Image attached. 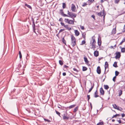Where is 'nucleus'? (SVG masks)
Instances as JSON below:
<instances>
[{
  "label": "nucleus",
  "mask_w": 125,
  "mask_h": 125,
  "mask_svg": "<svg viewBox=\"0 0 125 125\" xmlns=\"http://www.w3.org/2000/svg\"><path fill=\"white\" fill-rule=\"evenodd\" d=\"M88 1L91 3H92L94 1V0H88Z\"/></svg>",
  "instance_id": "nucleus-54"
},
{
  "label": "nucleus",
  "mask_w": 125,
  "mask_h": 125,
  "mask_svg": "<svg viewBox=\"0 0 125 125\" xmlns=\"http://www.w3.org/2000/svg\"><path fill=\"white\" fill-rule=\"evenodd\" d=\"M63 67L65 68H68V66L66 65H64Z\"/></svg>",
  "instance_id": "nucleus-53"
},
{
  "label": "nucleus",
  "mask_w": 125,
  "mask_h": 125,
  "mask_svg": "<svg viewBox=\"0 0 125 125\" xmlns=\"http://www.w3.org/2000/svg\"><path fill=\"white\" fill-rule=\"evenodd\" d=\"M123 43V42L122 41H121L120 43V44H119V45H121Z\"/></svg>",
  "instance_id": "nucleus-60"
},
{
  "label": "nucleus",
  "mask_w": 125,
  "mask_h": 125,
  "mask_svg": "<svg viewBox=\"0 0 125 125\" xmlns=\"http://www.w3.org/2000/svg\"><path fill=\"white\" fill-rule=\"evenodd\" d=\"M100 93L101 95H104V91L102 87H101L100 89Z\"/></svg>",
  "instance_id": "nucleus-10"
},
{
  "label": "nucleus",
  "mask_w": 125,
  "mask_h": 125,
  "mask_svg": "<svg viewBox=\"0 0 125 125\" xmlns=\"http://www.w3.org/2000/svg\"><path fill=\"white\" fill-rule=\"evenodd\" d=\"M78 106H77V107H76L74 109H78Z\"/></svg>",
  "instance_id": "nucleus-58"
},
{
  "label": "nucleus",
  "mask_w": 125,
  "mask_h": 125,
  "mask_svg": "<svg viewBox=\"0 0 125 125\" xmlns=\"http://www.w3.org/2000/svg\"><path fill=\"white\" fill-rule=\"evenodd\" d=\"M105 71L104 73H105L106 70V69L108 67V62H106L105 63Z\"/></svg>",
  "instance_id": "nucleus-11"
},
{
  "label": "nucleus",
  "mask_w": 125,
  "mask_h": 125,
  "mask_svg": "<svg viewBox=\"0 0 125 125\" xmlns=\"http://www.w3.org/2000/svg\"><path fill=\"white\" fill-rule=\"evenodd\" d=\"M116 30L115 28L113 29L112 31L111 34H115L116 33Z\"/></svg>",
  "instance_id": "nucleus-20"
},
{
  "label": "nucleus",
  "mask_w": 125,
  "mask_h": 125,
  "mask_svg": "<svg viewBox=\"0 0 125 125\" xmlns=\"http://www.w3.org/2000/svg\"><path fill=\"white\" fill-rule=\"evenodd\" d=\"M117 62H115L113 65V66L115 68L118 67V66L117 65Z\"/></svg>",
  "instance_id": "nucleus-21"
},
{
  "label": "nucleus",
  "mask_w": 125,
  "mask_h": 125,
  "mask_svg": "<svg viewBox=\"0 0 125 125\" xmlns=\"http://www.w3.org/2000/svg\"><path fill=\"white\" fill-rule=\"evenodd\" d=\"M62 18H61L59 20V21H62Z\"/></svg>",
  "instance_id": "nucleus-55"
},
{
  "label": "nucleus",
  "mask_w": 125,
  "mask_h": 125,
  "mask_svg": "<svg viewBox=\"0 0 125 125\" xmlns=\"http://www.w3.org/2000/svg\"><path fill=\"white\" fill-rule=\"evenodd\" d=\"M123 42H125V38H124L122 41Z\"/></svg>",
  "instance_id": "nucleus-59"
},
{
  "label": "nucleus",
  "mask_w": 125,
  "mask_h": 125,
  "mask_svg": "<svg viewBox=\"0 0 125 125\" xmlns=\"http://www.w3.org/2000/svg\"><path fill=\"white\" fill-rule=\"evenodd\" d=\"M98 110H93V115H96L98 113Z\"/></svg>",
  "instance_id": "nucleus-16"
},
{
  "label": "nucleus",
  "mask_w": 125,
  "mask_h": 125,
  "mask_svg": "<svg viewBox=\"0 0 125 125\" xmlns=\"http://www.w3.org/2000/svg\"><path fill=\"white\" fill-rule=\"evenodd\" d=\"M113 106L115 109H119L118 107L115 104H113Z\"/></svg>",
  "instance_id": "nucleus-22"
},
{
  "label": "nucleus",
  "mask_w": 125,
  "mask_h": 125,
  "mask_svg": "<svg viewBox=\"0 0 125 125\" xmlns=\"http://www.w3.org/2000/svg\"><path fill=\"white\" fill-rule=\"evenodd\" d=\"M104 124V123L103 121L100 122L98 123L97 124V125H102Z\"/></svg>",
  "instance_id": "nucleus-31"
},
{
  "label": "nucleus",
  "mask_w": 125,
  "mask_h": 125,
  "mask_svg": "<svg viewBox=\"0 0 125 125\" xmlns=\"http://www.w3.org/2000/svg\"><path fill=\"white\" fill-rule=\"evenodd\" d=\"M67 12V14L68 15H67V16H66V17H70L72 18H74L76 17L77 16L76 14L70 12L69 10H68Z\"/></svg>",
  "instance_id": "nucleus-1"
},
{
  "label": "nucleus",
  "mask_w": 125,
  "mask_h": 125,
  "mask_svg": "<svg viewBox=\"0 0 125 125\" xmlns=\"http://www.w3.org/2000/svg\"><path fill=\"white\" fill-rule=\"evenodd\" d=\"M73 70L74 71H76L77 72H78V71L75 68H73Z\"/></svg>",
  "instance_id": "nucleus-47"
},
{
  "label": "nucleus",
  "mask_w": 125,
  "mask_h": 125,
  "mask_svg": "<svg viewBox=\"0 0 125 125\" xmlns=\"http://www.w3.org/2000/svg\"><path fill=\"white\" fill-rule=\"evenodd\" d=\"M32 27L33 30L34 31L35 30V23H33V24L32 25Z\"/></svg>",
  "instance_id": "nucleus-35"
},
{
  "label": "nucleus",
  "mask_w": 125,
  "mask_h": 125,
  "mask_svg": "<svg viewBox=\"0 0 125 125\" xmlns=\"http://www.w3.org/2000/svg\"><path fill=\"white\" fill-rule=\"evenodd\" d=\"M59 64L61 65H62L63 64V62L61 60H60L59 61Z\"/></svg>",
  "instance_id": "nucleus-34"
},
{
  "label": "nucleus",
  "mask_w": 125,
  "mask_h": 125,
  "mask_svg": "<svg viewBox=\"0 0 125 125\" xmlns=\"http://www.w3.org/2000/svg\"><path fill=\"white\" fill-rule=\"evenodd\" d=\"M76 105H72L69 106V109H71L74 107Z\"/></svg>",
  "instance_id": "nucleus-32"
},
{
  "label": "nucleus",
  "mask_w": 125,
  "mask_h": 125,
  "mask_svg": "<svg viewBox=\"0 0 125 125\" xmlns=\"http://www.w3.org/2000/svg\"><path fill=\"white\" fill-rule=\"evenodd\" d=\"M71 44L73 47L76 44V39L74 37L73 35L71 36Z\"/></svg>",
  "instance_id": "nucleus-3"
},
{
  "label": "nucleus",
  "mask_w": 125,
  "mask_h": 125,
  "mask_svg": "<svg viewBox=\"0 0 125 125\" xmlns=\"http://www.w3.org/2000/svg\"><path fill=\"white\" fill-rule=\"evenodd\" d=\"M69 116L67 115L66 112H64L63 115V119L64 120H67L69 118Z\"/></svg>",
  "instance_id": "nucleus-5"
},
{
  "label": "nucleus",
  "mask_w": 125,
  "mask_h": 125,
  "mask_svg": "<svg viewBox=\"0 0 125 125\" xmlns=\"http://www.w3.org/2000/svg\"><path fill=\"white\" fill-rule=\"evenodd\" d=\"M74 32L76 36H77L79 34V32L77 30H75L74 31Z\"/></svg>",
  "instance_id": "nucleus-19"
},
{
  "label": "nucleus",
  "mask_w": 125,
  "mask_h": 125,
  "mask_svg": "<svg viewBox=\"0 0 125 125\" xmlns=\"http://www.w3.org/2000/svg\"><path fill=\"white\" fill-rule=\"evenodd\" d=\"M19 55H21V54L20 51H19Z\"/></svg>",
  "instance_id": "nucleus-61"
},
{
  "label": "nucleus",
  "mask_w": 125,
  "mask_h": 125,
  "mask_svg": "<svg viewBox=\"0 0 125 125\" xmlns=\"http://www.w3.org/2000/svg\"><path fill=\"white\" fill-rule=\"evenodd\" d=\"M71 6V10L73 12H75L76 11V8L75 5L73 4H72Z\"/></svg>",
  "instance_id": "nucleus-8"
},
{
  "label": "nucleus",
  "mask_w": 125,
  "mask_h": 125,
  "mask_svg": "<svg viewBox=\"0 0 125 125\" xmlns=\"http://www.w3.org/2000/svg\"><path fill=\"white\" fill-rule=\"evenodd\" d=\"M77 110H74L73 112L74 113L75 112L77 111Z\"/></svg>",
  "instance_id": "nucleus-63"
},
{
  "label": "nucleus",
  "mask_w": 125,
  "mask_h": 125,
  "mask_svg": "<svg viewBox=\"0 0 125 125\" xmlns=\"http://www.w3.org/2000/svg\"><path fill=\"white\" fill-rule=\"evenodd\" d=\"M74 19L73 18V20H69L68 19H64L65 22L69 24L74 25Z\"/></svg>",
  "instance_id": "nucleus-2"
},
{
  "label": "nucleus",
  "mask_w": 125,
  "mask_h": 125,
  "mask_svg": "<svg viewBox=\"0 0 125 125\" xmlns=\"http://www.w3.org/2000/svg\"><path fill=\"white\" fill-rule=\"evenodd\" d=\"M106 0H100V2L101 3H102L104 1Z\"/></svg>",
  "instance_id": "nucleus-51"
},
{
  "label": "nucleus",
  "mask_w": 125,
  "mask_h": 125,
  "mask_svg": "<svg viewBox=\"0 0 125 125\" xmlns=\"http://www.w3.org/2000/svg\"><path fill=\"white\" fill-rule=\"evenodd\" d=\"M94 55L96 57L98 56L99 55V52L97 51H95L94 53Z\"/></svg>",
  "instance_id": "nucleus-15"
},
{
  "label": "nucleus",
  "mask_w": 125,
  "mask_h": 125,
  "mask_svg": "<svg viewBox=\"0 0 125 125\" xmlns=\"http://www.w3.org/2000/svg\"><path fill=\"white\" fill-rule=\"evenodd\" d=\"M98 93L97 92V90H96V91L94 93V97L95 98H96L99 96L98 95Z\"/></svg>",
  "instance_id": "nucleus-17"
},
{
  "label": "nucleus",
  "mask_w": 125,
  "mask_h": 125,
  "mask_svg": "<svg viewBox=\"0 0 125 125\" xmlns=\"http://www.w3.org/2000/svg\"><path fill=\"white\" fill-rule=\"evenodd\" d=\"M120 116V114H116L114 115L112 117V118L114 117H116L117 116Z\"/></svg>",
  "instance_id": "nucleus-25"
},
{
  "label": "nucleus",
  "mask_w": 125,
  "mask_h": 125,
  "mask_svg": "<svg viewBox=\"0 0 125 125\" xmlns=\"http://www.w3.org/2000/svg\"><path fill=\"white\" fill-rule=\"evenodd\" d=\"M115 54H116V55L115 57V58L116 59H119L120 58L121 55L120 52H116L115 53Z\"/></svg>",
  "instance_id": "nucleus-7"
},
{
  "label": "nucleus",
  "mask_w": 125,
  "mask_h": 125,
  "mask_svg": "<svg viewBox=\"0 0 125 125\" xmlns=\"http://www.w3.org/2000/svg\"><path fill=\"white\" fill-rule=\"evenodd\" d=\"M85 34L84 33H83L82 34V37L85 40Z\"/></svg>",
  "instance_id": "nucleus-36"
},
{
  "label": "nucleus",
  "mask_w": 125,
  "mask_h": 125,
  "mask_svg": "<svg viewBox=\"0 0 125 125\" xmlns=\"http://www.w3.org/2000/svg\"><path fill=\"white\" fill-rule=\"evenodd\" d=\"M104 10L103 12L102 11H101L100 12H99L97 13V15L100 16H102L103 15H104Z\"/></svg>",
  "instance_id": "nucleus-13"
},
{
  "label": "nucleus",
  "mask_w": 125,
  "mask_h": 125,
  "mask_svg": "<svg viewBox=\"0 0 125 125\" xmlns=\"http://www.w3.org/2000/svg\"><path fill=\"white\" fill-rule=\"evenodd\" d=\"M62 41L63 43L65 44L66 41L63 37L62 38Z\"/></svg>",
  "instance_id": "nucleus-40"
},
{
  "label": "nucleus",
  "mask_w": 125,
  "mask_h": 125,
  "mask_svg": "<svg viewBox=\"0 0 125 125\" xmlns=\"http://www.w3.org/2000/svg\"><path fill=\"white\" fill-rule=\"evenodd\" d=\"M96 71L97 73L98 74H100L101 73V70L99 66H98L97 67Z\"/></svg>",
  "instance_id": "nucleus-12"
},
{
  "label": "nucleus",
  "mask_w": 125,
  "mask_h": 125,
  "mask_svg": "<svg viewBox=\"0 0 125 125\" xmlns=\"http://www.w3.org/2000/svg\"><path fill=\"white\" fill-rule=\"evenodd\" d=\"M116 78V76H115L114 77H113V81L114 82H115V79Z\"/></svg>",
  "instance_id": "nucleus-44"
},
{
  "label": "nucleus",
  "mask_w": 125,
  "mask_h": 125,
  "mask_svg": "<svg viewBox=\"0 0 125 125\" xmlns=\"http://www.w3.org/2000/svg\"><path fill=\"white\" fill-rule=\"evenodd\" d=\"M87 69V67L85 66H83V71H86Z\"/></svg>",
  "instance_id": "nucleus-28"
},
{
  "label": "nucleus",
  "mask_w": 125,
  "mask_h": 125,
  "mask_svg": "<svg viewBox=\"0 0 125 125\" xmlns=\"http://www.w3.org/2000/svg\"><path fill=\"white\" fill-rule=\"evenodd\" d=\"M91 17L93 18L94 20H95V16L94 15H92L91 16Z\"/></svg>",
  "instance_id": "nucleus-48"
},
{
  "label": "nucleus",
  "mask_w": 125,
  "mask_h": 125,
  "mask_svg": "<svg viewBox=\"0 0 125 125\" xmlns=\"http://www.w3.org/2000/svg\"><path fill=\"white\" fill-rule=\"evenodd\" d=\"M25 5L28 8H30V9H32L30 5L27 4L25 3Z\"/></svg>",
  "instance_id": "nucleus-26"
},
{
  "label": "nucleus",
  "mask_w": 125,
  "mask_h": 125,
  "mask_svg": "<svg viewBox=\"0 0 125 125\" xmlns=\"http://www.w3.org/2000/svg\"><path fill=\"white\" fill-rule=\"evenodd\" d=\"M87 97L88 98V101H89V99H90V96L89 95H87Z\"/></svg>",
  "instance_id": "nucleus-49"
},
{
  "label": "nucleus",
  "mask_w": 125,
  "mask_h": 125,
  "mask_svg": "<svg viewBox=\"0 0 125 125\" xmlns=\"http://www.w3.org/2000/svg\"><path fill=\"white\" fill-rule=\"evenodd\" d=\"M120 1V0H114V2L115 4H118Z\"/></svg>",
  "instance_id": "nucleus-33"
},
{
  "label": "nucleus",
  "mask_w": 125,
  "mask_h": 125,
  "mask_svg": "<svg viewBox=\"0 0 125 125\" xmlns=\"http://www.w3.org/2000/svg\"><path fill=\"white\" fill-rule=\"evenodd\" d=\"M121 52L123 53L125 52V48L123 47L121 48Z\"/></svg>",
  "instance_id": "nucleus-27"
},
{
  "label": "nucleus",
  "mask_w": 125,
  "mask_h": 125,
  "mask_svg": "<svg viewBox=\"0 0 125 125\" xmlns=\"http://www.w3.org/2000/svg\"><path fill=\"white\" fill-rule=\"evenodd\" d=\"M65 7H66V4H65V3H63V4H62V7H63V9H64V8H65Z\"/></svg>",
  "instance_id": "nucleus-41"
},
{
  "label": "nucleus",
  "mask_w": 125,
  "mask_h": 125,
  "mask_svg": "<svg viewBox=\"0 0 125 125\" xmlns=\"http://www.w3.org/2000/svg\"><path fill=\"white\" fill-rule=\"evenodd\" d=\"M6 111L9 114H12V112L11 111H8L7 110H6Z\"/></svg>",
  "instance_id": "nucleus-42"
},
{
  "label": "nucleus",
  "mask_w": 125,
  "mask_h": 125,
  "mask_svg": "<svg viewBox=\"0 0 125 125\" xmlns=\"http://www.w3.org/2000/svg\"><path fill=\"white\" fill-rule=\"evenodd\" d=\"M60 13L61 15L63 16V17H66L67 16V15L64 13L63 12L62 9H61L60 10Z\"/></svg>",
  "instance_id": "nucleus-9"
},
{
  "label": "nucleus",
  "mask_w": 125,
  "mask_h": 125,
  "mask_svg": "<svg viewBox=\"0 0 125 125\" xmlns=\"http://www.w3.org/2000/svg\"><path fill=\"white\" fill-rule=\"evenodd\" d=\"M84 60L86 64H88L89 62V61H88L86 57H85L84 58Z\"/></svg>",
  "instance_id": "nucleus-18"
},
{
  "label": "nucleus",
  "mask_w": 125,
  "mask_h": 125,
  "mask_svg": "<svg viewBox=\"0 0 125 125\" xmlns=\"http://www.w3.org/2000/svg\"><path fill=\"white\" fill-rule=\"evenodd\" d=\"M122 92L121 90H119L118 93V96H120L122 94Z\"/></svg>",
  "instance_id": "nucleus-29"
},
{
  "label": "nucleus",
  "mask_w": 125,
  "mask_h": 125,
  "mask_svg": "<svg viewBox=\"0 0 125 125\" xmlns=\"http://www.w3.org/2000/svg\"><path fill=\"white\" fill-rule=\"evenodd\" d=\"M44 119L45 121H47L48 122H51V121L47 119H46L45 118H44Z\"/></svg>",
  "instance_id": "nucleus-37"
},
{
  "label": "nucleus",
  "mask_w": 125,
  "mask_h": 125,
  "mask_svg": "<svg viewBox=\"0 0 125 125\" xmlns=\"http://www.w3.org/2000/svg\"><path fill=\"white\" fill-rule=\"evenodd\" d=\"M92 40L90 42V44L92 45V47L91 48V49L95 48H96L95 43L96 41L94 38H92Z\"/></svg>",
  "instance_id": "nucleus-4"
},
{
  "label": "nucleus",
  "mask_w": 125,
  "mask_h": 125,
  "mask_svg": "<svg viewBox=\"0 0 125 125\" xmlns=\"http://www.w3.org/2000/svg\"><path fill=\"white\" fill-rule=\"evenodd\" d=\"M87 5V3L85 2L83 3V5H82V6L85 7Z\"/></svg>",
  "instance_id": "nucleus-43"
},
{
  "label": "nucleus",
  "mask_w": 125,
  "mask_h": 125,
  "mask_svg": "<svg viewBox=\"0 0 125 125\" xmlns=\"http://www.w3.org/2000/svg\"><path fill=\"white\" fill-rule=\"evenodd\" d=\"M119 73L117 71H115V76H116L118 75Z\"/></svg>",
  "instance_id": "nucleus-30"
},
{
  "label": "nucleus",
  "mask_w": 125,
  "mask_h": 125,
  "mask_svg": "<svg viewBox=\"0 0 125 125\" xmlns=\"http://www.w3.org/2000/svg\"><path fill=\"white\" fill-rule=\"evenodd\" d=\"M80 27L82 30H84V27L83 26L81 25L80 26Z\"/></svg>",
  "instance_id": "nucleus-45"
},
{
  "label": "nucleus",
  "mask_w": 125,
  "mask_h": 125,
  "mask_svg": "<svg viewBox=\"0 0 125 125\" xmlns=\"http://www.w3.org/2000/svg\"><path fill=\"white\" fill-rule=\"evenodd\" d=\"M64 29H61L60 30H59V32L58 33H59L61 32H62V31H64Z\"/></svg>",
  "instance_id": "nucleus-46"
},
{
  "label": "nucleus",
  "mask_w": 125,
  "mask_h": 125,
  "mask_svg": "<svg viewBox=\"0 0 125 125\" xmlns=\"http://www.w3.org/2000/svg\"><path fill=\"white\" fill-rule=\"evenodd\" d=\"M117 121L119 123H122V122L120 119L117 120Z\"/></svg>",
  "instance_id": "nucleus-50"
},
{
  "label": "nucleus",
  "mask_w": 125,
  "mask_h": 125,
  "mask_svg": "<svg viewBox=\"0 0 125 125\" xmlns=\"http://www.w3.org/2000/svg\"><path fill=\"white\" fill-rule=\"evenodd\" d=\"M100 38L101 39L100 37H99L98 38V45L99 46H100L101 45V39L100 40Z\"/></svg>",
  "instance_id": "nucleus-14"
},
{
  "label": "nucleus",
  "mask_w": 125,
  "mask_h": 125,
  "mask_svg": "<svg viewBox=\"0 0 125 125\" xmlns=\"http://www.w3.org/2000/svg\"><path fill=\"white\" fill-rule=\"evenodd\" d=\"M104 88L106 90H107L109 88V87L107 85H104Z\"/></svg>",
  "instance_id": "nucleus-24"
},
{
  "label": "nucleus",
  "mask_w": 125,
  "mask_h": 125,
  "mask_svg": "<svg viewBox=\"0 0 125 125\" xmlns=\"http://www.w3.org/2000/svg\"><path fill=\"white\" fill-rule=\"evenodd\" d=\"M20 58V59L22 58V55H19Z\"/></svg>",
  "instance_id": "nucleus-64"
},
{
  "label": "nucleus",
  "mask_w": 125,
  "mask_h": 125,
  "mask_svg": "<svg viewBox=\"0 0 125 125\" xmlns=\"http://www.w3.org/2000/svg\"><path fill=\"white\" fill-rule=\"evenodd\" d=\"M86 42L85 40H83L81 42V45H83V44H85V43Z\"/></svg>",
  "instance_id": "nucleus-39"
},
{
  "label": "nucleus",
  "mask_w": 125,
  "mask_h": 125,
  "mask_svg": "<svg viewBox=\"0 0 125 125\" xmlns=\"http://www.w3.org/2000/svg\"><path fill=\"white\" fill-rule=\"evenodd\" d=\"M66 73H65L64 72V73H62V75H63V76H65L66 75Z\"/></svg>",
  "instance_id": "nucleus-56"
},
{
  "label": "nucleus",
  "mask_w": 125,
  "mask_h": 125,
  "mask_svg": "<svg viewBox=\"0 0 125 125\" xmlns=\"http://www.w3.org/2000/svg\"><path fill=\"white\" fill-rule=\"evenodd\" d=\"M60 24H61V25L62 26H63L65 28H66V29H67L69 31H70L71 29V27H68V25H65L64 23H62L61 22L60 23Z\"/></svg>",
  "instance_id": "nucleus-6"
},
{
  "label": "nucleus",
  "mask_w": 125,
  "mask_h": 125,
  "mask_svg": "<svg viewBox=\"0 0 125 125\" xmlns=\"http://www.w3.org/2000/svg\"><path fill=\"white\" fill-rule=\"evenodd\" d=\"M32 21V23H35L34 21V20L33 19V18H32L31 19Z\"/></svg>",
  "instance_id": "nucleus-57"
},
{
  "label": "nucleus",
  "mask_w": 125,
  "mask_h": 125,
  "mask_svg": "<svg viewBox=\"0 0 125 125\" xmlns=\"http://www.w3.org/2000/svg\"><path fill=\"white\" fill-rule=\"evenodd\" d=\"M94 86V83H93V85H92L91 88L90 89L88 92V93H90L91 92L93 89V88Z\"/></svg>",
  "instance_id": "nucleus-23"
},
{
  "label": "nucleus",
  "mask_w": 125,
  "mask_h": 125,
  "mask_svg": "<svg viewBox=\"0 0 125 125\" xmlns=\"http://www.w3.org/2000/svg\"><path fill=\"white\" fill-rule=\"evenodd\" d=\"M55 112L57 114L59 115L60 117H61V116H60V113L57 111L56 110H55Z\"/></svg>",
  "instance_id": "nucleus-38"
},
{
  "label": "nucleus",
  "mask_w": 125,
  "mask_h": 125,
  "mask_svg": "<svg viewBox=\"0 0 125 125\" xmlns=\"http://www.w3.org/2000/svg\"><path fill=\"white\" fill-rule=\"evenodd\" d=\"M110 48H113V49H114V47H113V46H111L110 47Z\"/></svg>",
  "instance_id": "nucleus-62"
},
{
  "label": "nucleus",
  "mask_w": 125,
  "mask_h": 125,
  "mask_svg": "<svg viewBox=\"0 0 125 125\" xmlns=\"http://www.w3.org/2000/svg\"><path fill=\"white\" fill-rule=\"evenodd\" d=\"M122 115V117H123L125 116V114L124 113H123L121 114Z\"/></svg>",
  "instance_id": "nucleus-52"
}]
</instances>
